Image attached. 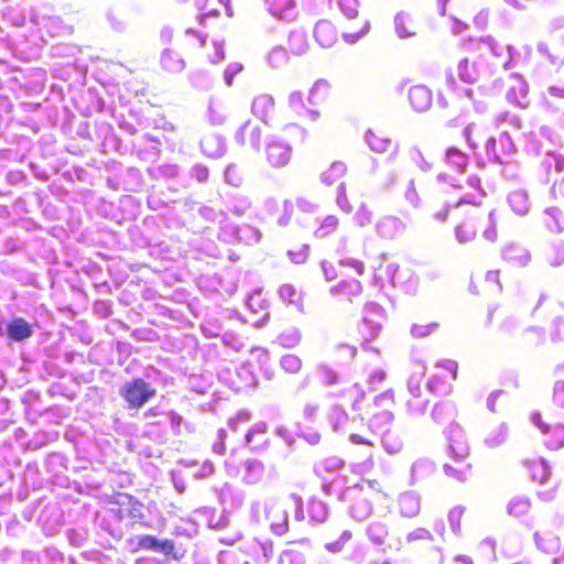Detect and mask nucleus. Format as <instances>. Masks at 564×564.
<instances>
[{
  "label": "nucleus",
  "instance_id": "obj_30",
  "mask_svg": "<svg viewBox=\"0 0 564 564\" xmlns=\"http://www.w3.org/2000/svg\"><path fill=\"white\" fill-rule=\"evenodd\" d=\"M253 116L261 121L267 122L274 111V99L271 95L262 94L257 96L251 105Z\"/></svg>",
  "mask_w": 564,
  "mask_h": 564
},
{
  "label": "nucleus",
  "instance_id": "obj_40",
  "mask_svg": "<svg viewBox=\"0 0 564 564\" xmlns=\"http://www.w3.org/2000/svg\"><path fill=\"white\" fill-rule=\"evenodd\" d=\"M364 139L370 150L377 153L387 152L391 145V140L389 138L379 135L370 129L366 131Z\"/></svg>",
  "mask_w": 564,
  "mask_h": 564
},
{
  "label": "nucleus",
  "instance_id": "obj_31",
  "mask_svg": "<svg viewBox=\"0 0 564 564\" xmlns=\"http://www.w3.org/2000/svg\"><path fill=\"white\" fill-rule=\"evenodd\" d=\"M288 44L293 55L301 56L308 51L307 32L303 29H293L289 33Z\"/></svg>",
  "mask_w": 564,
  "mask_h": 564
},
{
  "label": "nucleus",
  "instance_id": "obj_3",
  "mask_svg": "<svg viewBox=\"0 0 564 564\" xmlns=\"http://www.w3.org/2000/svg\"><path fill=\"white\" fill-rule=\"evenodd\" d=\"M494 123L501 132L498 137H490L485 144V151L489 160L503 165L508 164L511 156L516 153V145L510 133L505 127L520 130L522 122L520 118L508 111L498 113L494 118Z\"/></svg>",
  "mask_w": 564,
  "mask_h": 564
},
{
  "label": "nucleus",
  "instance_id": "obj_35",
  "mask_svg": "<svg viewBox=\"0 0 564 564\" xmlns=\"http://www.w3.org/2000/svg\"><path fill=\"white\" fill-rule=\"evenodd\" d=\"M394 31L400 39H408L416 34L413 19L409 13L401 11L395 14Z\"/></svg>",
  "mask_w": 564,
  "mask_h": 564
},
{
  "label": "nucleus",
  "instance_id": "obj_16",
  "mask_svg": "<svg viewBox=\"0 0 564 564\" xmlns=\"http://www.w3.org/2000/svg\"><path fill=\"white\" fill-rule=\"evenodd\" d=\"M409 101L412 108L417 112H424L432 105V91L424 85H415L409 89Z\"/></svg>",
  "mask_w": 564,
  "mask_h": 564
},
{
  "label": "nucleus",
  "instance_id": "obj_43",
  "mask_svg": "<svg viewBox=\"0 0 564 564\" xmlns=\"http://www.w3.org/2000/svg\"><path fill=\"white\" fill-rule=\"evenodd\" d=\"M373 511L371 502L365 498L357 499L349 508V514L357 521L367 520Z\"/></svg>",
  "mask_w": 564,
  "mask_h": 564
},
{
  "label": "nucleus",
  "instance_id": "obj_37",
  "mask_svg": "<svg viewBox=\"0 0 564 564\" xmlns=\"http://www.w3.org/2000/svg\"><path fill=\"white\" fill-rule=\"evenodd\" d=\"M508 204L512 210L520 216L528 214L530 202L525 191L517 189L509 194Z\"/></svg>",
  "mask_w": 564,
  "mask_h": 564
},
{
  "label": "nucleus",
  "instance_id": "obj_33",
  "mask_svg": "<svg viewBox=\"0 0 564 564\" xmlns=\"http://www.w3.org/2000/svg\"><path fill=\"white\" fill-rule=\"evenodd\" d=\"M534 541L538 549L544 553L553 554L561 547L558 536L550 531H536L534 533Z\"/></svg>",
  "mask_w": 564,
  "mask_h": 564
},
{
  "label": "nucleus",
  "instance_id": "obj_59",
  "mask_svg": "<svg viewBox=\"0 0 564 564\" xmlns=\"http://www.w3.org/2000/svg\"><path fill=\"white\" fill-rule=\"evenodd\" d=\"M372 218H373V214H372L371 209L369 208V206L366 203H361L358 206L352 219L357 226L366 227L369 224H371Z\"/></svg>",
  "mask_w": 564,
  "mask_h": 564
},
{
  "label": "nucleus",
  "instance_id": "obj_5",
  "mask_svg": "<svg viewBox=\"0 0 564 564\" xmlns=\"http://www.w3.org/2000/svg\"><path fill=\"white\" fill-rule=\"evenodd\" d=\"M127 409L139 410L156 394L155 388L141 378L126 382L119 390Z\"/></svg>",
  "mask_w": 564,
  "mask_h": 564
},
{
  "label": "nucleus",
  "instance_id": "obj_47",
  "mask_svg": "<svg viewBox=\"0 0 564 564\" xmlns=\"http://www.w3.org/2000/svg\"><path fill=\"white\" fill-rule=\"evenodd\" d=\"M455 237L459 243H466L473 241L476 237V226L471 219H467L456 226Z\"/></svg>",
  "mask_w": 564,
  "mask_h": 564
},
{
  "label": "nucleus",
  "instance_id": "obj_9",
  "mask_svg": "<svg viewBox=\"0 0 564 564\" xmlns=\"http://www.w3.org/2000/svg\"><path fill=\"white\" fill-rule=\"evenodd\" d=\"M267 160L273 167L285 166L292 155V148L276 137H271L265 147Z\"/></svg>",
  "mask_w": 564,
  "mask_h": 564
},
{
  "label": "nucleus",
  "instance_id": "obj_48",
  "mask_svg": "<svg viewBox=\"0 0 564 564\" xmlns=\"http://www.w3.org/2000/svg\"><path fill=\"white\" fill-rule=\"evenodd\" d=\"M446 162L455 167L458 172H463L468 164V156L457 148H449L446 151Z\"/></svg>",
  "mask_w": 564,
  "mask_h": 564
},
{
  "label": "nucleus",
  "instance_id": "obj_25",
  "mask_svg": "<svg viewBox=\"0 0 564 564\" xmlns=\"http://www.w3.org/2000/svg\"><path fill=\"white\" fill-rule=\"evenodd\" d=\"M246 134L249 135L251 147L256 151H259L261 144V128L258 124H252L250 120L246 121L235 134L236 142L241 145L245 144Z\"/></svg>",
  "mask_w": 564,
  "mask_h": 564
},
{
  "label": "nucleus",
  "instance_id": "obj_26",
  "mask_svg": "<svg viewBox=\"0 0 564 564\" xmlns=\"http://www.w3.org/2000/svg\"><path fill=\"white\" fill-rule=\"evenodd\" d=\"M390 533V528L387 522L375 520L366 527V536L369 542L375 546H381L387 541Z\"/></svg>",
  "mask_w": 564,
  "mask_h": 564
},
{
  "label": "nucleus",
  "instance_id": "obj_14",
  "mask_svg": "<svg viewBox=\"0 0 564 564\" xmlns=\"http://www.w3.org/2000/svg\"><path fill=\"white\" fill-rule=\"evenodd\" d=\"M398 510L403 518H414L421 510V496L413 490L401 494L397 500Z\"/></svg>",
  "mask_w": 564,
  "mask_h": 564
},
{
  "label": "nucleus",
  "instance_id": "obj_23",
  "mask_svg": "<svg viewBox=\"0 0 564 564\" xmlns=\"http://www.w3.org/2000/svg\"><path fill=\"white\" fill-rule=\"evenodd\" d=\"M501 254L503 260L517 267H524L531 260L530 252L525 248L517 243L507 245L502 249Z\"/></svg>",
  "mask_w": 564,
  "mask_h": 564
},
{
  "label": "nucleus",
  "instance_id": "obj_10",
  "mask_svg": "<svg viewBox=\"0 0 564 564\" xmlns=\"http://www.w3.org/2000/svg\"><path fill=\"white\" fill-rule=\"evenodd\" d=\"M405 223L397 216H383L375 225L377 235L387 240H393L404 234Z\"/></svg>",
  "mask_w": 564,
  "mask_h": 564
},
{
  "label": "nucleus",
  "instance_id": "obj_1",
  "mask_svg": "<svg viewBox=\"0 0 564 564\" xmlns=\"http://www.w3.org/2000/svg\"><path fill=\"white\" fill-rule=\"evenodd\" d=\"M291 510H293L296 521L304 520L303 500L296 494H291L284 499L269 497L263 502L252 501L250 518L257 524L264 520L269 523L271 532L281 536L289 531V512Z\"/></svg>",
  "mask_w": 564,
  "mask_h": 564
},
{
  "label": "nucleus",
  "instance_id": "obj_56",
  "mask_svg": "<svg viewBox=\"0 0 564 564\" xmlns=\"http://www.w3.org/2000/svg\"><path fill=\"white\" fill-rule=\"evenodd\" d=\"M339 220L334 215L326 216L319 227L315 230V236L317 238H325L328 235L333 234L338 227Z\"/></svg>",
  "mask_w": 564,
  "mask_h": 564
},
{
  "label": "nucleus",
  "instance_id": "obj_60",
  "mask_svg": "<svg viewBox=\"0 0 564 564\" xmlns=\"http://www.w3.org/2000/svg\"><path fill=\"white\" fill-rule=\"evenodd\" d=\"M278 564H305V556L297 550L288 549L280 554Z\"/></svg>",
  "mask_w": 564,
  "mask_h": 564
},
{
  "label": "nucleus",
  "instance_id": "obj_38",
  "mask_svg": "<svg viewBox=\"0 0 564 564\" xmlns=\"http://www.w3.org/2000/svg\"><path fill=\"white\" fill-rule=\"evenodd\" d=\"M162 67L170 73H181L185 68V62L172 50L163 51L161 55Z\"/></svg>",
  "mask_w": 564,
  "mask_h": 564
},
{
  "label": "nucleus",
  "instance_id": "obj_21",
  "mask_svg": "<svg viewBox=\"0 0 564 564\" xmlns=\"http://www.w3.org/2000/svg\"><path fill=\"white\" fill-rule=\"evenodd\" d=\"M315 41L322 47H332L337 41V32L335 26L326 20H321L314 29Z\"/></svg>",
  "mask_w": 564,
  "mask_h": 564
},
{
  "label": "nucleus",
  "instance_id": "obj_2",
  "mask_svg": "<svg viewBox=\"0 0 564 564\" xmlns=\"http://www.w3.org/2000/svg\"><path fill=\"white\" fill-rule=\"evenodd\" d=\"M562 148L561 135L553 129L542 126L539 131L527 135L525 150L533 155L544 154L541 166L546 174L554 169L556 173L564 171V155L557 152Z\"/></svg>",
  "mask_w": 564,
  "mask_h": 564
},
{
  "label": "nucleus",
  "instance_id": "obj_64",
  "mask_svg": "<svg viewBox=\"0 0 564 564\" xmlns=\"http://www.w3.org/2000/svg\"><path fill=\"white\" fill-rule=\"evenodd\" d=\"M218 564H242L241 554L234 550L220 551L217 557Z\"/></svg>",
  "mask_w": 564,
  "mask_h": 564
},
{
  "label": "nucleus",
  "instance_id": "obj_54",
  "mask_svg": "<svg viewBox=\"0 0 564 564\" xmlns=\"http://www.w3.org/2000/svg\"><path fill=\"white\" fill-rule=\"evenodd\" d=\"M280 367L290 375H296L302 369V359L294 354H285L280 358Z\"/></svg>",
  "mask_w": 564,
  "mask_h": 564
},
{
  "label": "nucleus",
  "instance_id": "obj_20",
  "mask_svg": "<svg viewBox=\"0 0 564 564\" xmlns=\"http://www.w3.org/2000/svg\"><path fill=\"white\" fill-rule=\"evenodd\" d=\"M268 424L264 422L256 423L246 434L245 442L253 451H263L268 446V438L265 437Z\"/></svg>",
  "mask_w": 564,
  "mask_h": 564
},
{
  "label": "nucleus",
  "instance_id": "obj_52",
  "mask_svg": "<svg viewBox=\"0 0 564 564\" xmlns=\"http://www.w3.org/2000/svg\"><path fill=\"white\" fill-rule=\"evenodd\" d=\"M207 118L214 126L223 124L226 120L224 106L213 98L209 99Z\"/></svg>",
  "mask_w": 564,
  "mask_h": 564
},
{
  "label": "nucleus",
  "instance_id": "obj_45",
  "mask_svg": "<svg viewBox=\"0 0 564 564\" xmlns=\"http://www.w3.org/2000/svg\"><path fill=\"white\" fill-rule=\"evenodd\" d=\"M381 444L386 452L389 454H397L403 447V442L401 437L395 432H392L390 430H386L382 432Z\"/></svg>",
  "mask_w": 564,
  "mask_h": 564
},
{
  "label": "nucleus",
  "instance_id": "obj_53",
  "mask_svg": "<svg viewBox=\"0 0 564 564\" xmlns=\"http://www.w3.org/2000/svg\"><path fill=\"white\" fill-rule=\"evenodd\" d=\"M531 508V501L527 497H514L508 503V513L514 517L527 514Z\"/></svg>",
  "mask_w": 564,
  "mask_h": 564
},
{
  "label": "nucleus",
  "instance_id": "obj_62",
  "mask_svg": "<svg viewBox=\"0 0 564 564\" xmlns=\"http://www.w3.org/2000/svg\"><path fill=\"white\" fill-rule=\"evenodd\" d=\"M443 469L447 477L454 478L462 482L466 481L470 474V465L469 464L464 465L460 468H456L449 464H445Z\"/></svg>",
  "mask_w": 564,
  "mask_h": 564
},
{
  "label": "nucleus",
  "instance_id": "obj_18",
  "mask_svg": "<svg viewBox=\"0 0 564 564\" xmlns=\"http://www.w3.org/2000/svg\"><path fill=\"white\" fill-rule=\"evenodd\" d=\"M383 318V308L375 303L369 302L364 307V325L369 327V336L376 337L380 327L381 319Z\"/></svg>",
  "mask_w": 564,
  "mask_h": 564
},
{
  "label": "nucleus",
  "instance_id": "obj_13",
  "mask_svg": "<svg viewBox=\"0 0 564 564\" xmlns=\"http://www.w3.org/2000/svg\"><path fill=\"white\" fill-rule=\"evenodd\" d=\"M268 12L279 20L292 21L296 17L295 0H262Z\"/></svg>",
  "mask_w": 564,
  "mask_h": 564
},
{
  "label": "nucleus",
  "instance_id": "obj_36",
  "mask_svg": "<svg viewBox=\"0 0 564 564\" xmlns=\"http://www.w3.org/2000/svg\"><path fill=\"white\" fill-rule=\"evenodd\" d=\"M543 223L551 232L560 234L564 229V216L560 208L547 207L543 212Z\"/></svg>",
  "mask_w": 564,
  "mask_h": 564
},
{
  "label": "nucleus",
  "instance_id": "obj_58",
  "mask_svg": "<svg viewBox=\"0 0 564 564\" xmlns=\"http://www.w3.org/2000/svg\"><path fill=\"white\" fill-rule=\"evenodd\" d=\"M486 221V227L485 229L482 230L481 235H482V238L490 241V242H495L497 240V218H496V215H495V209L490 210L485 219Z\"/></svg>",
  "mask_w": 564,
  "mask_h": 564
},
{
  "label": "nucleus",
  "instance_id": "obj_29",
  "mask_svg": "<svg viewBox=\"0 0 564 564\" xmlns=\"http://www.w3.org/2000/svg\"><path fill=\"white\" fill-rule=\"evenodd\" d=\"M200 149L206 156L217 159L225 154L226 142L225 139L219 134L206 135L200 141Z\"/></svg>",
  "mask_w": 564,
  "mask_h": 564
},
{
  "label": "nucleus",
  "instance_id": "obj_61",
  "mask_svg": "<svg viewBox=\"0 0 564 564\" xmlns=\"http://www.w3.org/2000/svg\"><path fill=\"white\" fill-rule=\"evenodd\" d=\"M431 416L436 423H443L453 416V406L449 403H437L434 405Z\"/></svg>",
  "mask_w": 564,
  "mask_h": 564
},
{
  "label": "nucleus",
  "instance_id": "obj_50",
  "mask_svg": "<svg viewBox=\"0 0 564 564\" xmlns=\"http://www.w3.org/2000/svg\"><path fill=\"white\" fill-rule=\"evenodd\" d=\"M425 376V367L422 365L417 366V369L412 372L408 380V390L411 397L417 399L421 397V382Z\"/></svg>",
  "mask_w": 564,
  "mask_h": 564
},
{
  "label": "nucleus",
  "instance_id": "obj_19",
  "mask_svg": "<svg viewBox=\"0 0 564 564\" xmlns=\"http://www.w3.org/2000/svg\"><path fill=\"white\" fill-rule=\"evenodd\" d=\"M33 333V326L22 317H14L7 324V335L13 341H23Z\"/></svg>",
  "mask_w": 564,
  "mask_h": 564
},
{
  "label": "nucleus",
  "instance_id": "obj_22",
  "mask_svg": "<svg viewBox=\"0 0 564 564\" xmlns=\"http://www.w3.org/2000/svg\"><path fill=\"white\" fill-rule=\"evenodd\" d=\"M558 78L549 84L543 91V101L546 107H552L554 99H564V61L557 68Z\"/></svg>",
  "mask_w": 564,
  "mask_h": 564
},
{
  "label": "nucleus",
  "instance_id": "obj_46",
  "mask_svg": "<svg viewBox=\"0 0 564 564\" xmlns=\"http://www.w3.org/2000/svg\"><path fill=\"white\" fill-rule=\"evenodd\" d=\"M347 167L346 164L337 161L334 162L329 169L321 174V181L325 185H332L339 178H341L346 174Z\"/></svg>",
  "mask_w": 564,
  "mask_h": 564
},
{
  "label": "nucleus",
  "instance_id": "obj_32",
  "mask_svg": "<svg viewBox=\"0 0 564 564\" xmlns=\"http://www.w3.org/2000/svg\"><path fill=\"white\" fill-rule=\"evenodd\" d=\"M329 292L333 296L343 295L349 302H352L354 297H357L361 294L362 285L358 280L355 279L344 280L330 288Z\"/></svg>",
  "mask_w": 564,
  "mask_h": 564
},
{
  "label": "nucleus",
  "instance_id": "obj_34",
  "mask_svg": "<svg viewBox=\"0 0 564 564\" xmlns=\"http://www.w3.org/2000/svg\"><path fill=\"white\" fill-rule=\"evenodd\" d=\"M521 59L520 52L513 45H507V52L492 62L494 73L501 68L503 70H510L516 68Z\"/></svg>",
  "mask_w": 564,
  "mask_h": 564
},
{
  "label": "nucleus",
  "instance_id": "obj_28",
  "mask_svg": "<svg viewBox=\"0 0 564 564\" xmlns=\"http://www.w3.org/2000/svg\"><path fill=\"white\" fill-rule=\"evenodd\" d=\"M242 481L247 485H256L264 475V464L261 460L249 458L242 463Z\"/></svg>",
  "mask_w": 564,
  "mask_h": 564
},
{
  "label": "nucleus",
  "instance_id": "obj_27",
  "mask_svg": "<svg viewBox=\"0 0 564 564\" xmlns=\"http://www.w3.org/2000/svg\"><path fill=\"white\" fill-rule=\"evenodd\" d=\"M436 467L433 460L426 457H420L411 466L410 469V485H414L421 480L426 479L434 474Z\"/></svg>",
  "mask_w": 564,
  "mask_h": 564
},
{
  "label": "nucleus",
  "instance_id": "obj_11",
  "mask_svg": "<svg viewBox=\"0 0 564 564\" xmlns=\"http://www.w3.org/2000/svg\"><path fill=\"white\" fill-rule=\"evenodd\" d=\"M512 84L507 90V100L520 108H527L529 106V86L527 82L517 73L510 75Z\"/></svg>",
  "mask_w": 564,
  "mask_h": 564
},
{
  "label": "nucleus",
  "instance_id": "obj_51",
  "mask_svg": "<svg viewBox=\"0 0 564 564\" xmlns=\"http://www.w3.org/2000/svg\"><path fill=\"white\" fill-rule=\"evenodd\" d=\"M508 437V427L506 424H500L495 427L485 438V444L495 448L502 445Z\"/></svg>",
  "mask_w": 564,
  "mask_h": 564
},
{
  "label": "nucleus",
  "instance_id": "obj_8",
  "mask_svg": "<svg viewBox=\"0 0 564 564\" xmlns=\"http://www.w3.org/2000/svg\"><path fill=\"white\" fill-rule=\"evenodd\" d=\"M448 447L455 462H463L469 455V445L465 433L457 424H449L445 430Z\"/></svg>",
  "mask_w": 564,
  "mask_h": 564
},
{
  "label": "nucleus",
  "instance_id": "obj_63",
  "mask_svg": "<svg viewBox=\"0 0 564 564\" xmlns=\"http://www.w3.org/2000/svg\"><path fill=\"white\" fill-rule=\"evenodd\" d=\"M549 262L552 267H560L564 263V240H560L551 247Z\"/></svg>",
  "mask_w": 564,
  "mask_h": 564
},
{
  "label": "nucleus",
  "instance_id": "obj_15",
  "mask_svg": "<svg viewBox=\"0 0 564 564\" xmlns=\"http://www.w3.org/2000/svg\"><path fill=\"white\" fill-rule=\"evenodd\" d=\"M174 542L172 540L160 541L153 535H140L138 536L137 546L132 549V552L139 550L154 551L170 555L174 551Z\"/></svg>",
  "mask_w": 564,
  "mask_h": 564
},
{
  "label": "nucleus",
  "instance_id": "obj_17",
  "mask_svg": "<svg viewBox=\"0 0 564 564\" xmlns=\"http://www.w3.org/2000/svg\"><path fill=\"white\" fill-rule=\"evenodd\" d=\"M118 517L120 520L130 518L133 523L140 522L143 519V506L131 496H122L118 501Z\"/></svg>",
  "mask_w": 564,
  "mask_h": 564
},
{
  "label": "nucleus",
  "instance_id": "obj_4",
  "mask_svg": "<svg viewBox=\"0 0 564 564\" xmlns=\"http://www.w3.org/2000/svg\"><path fill=\"white\" fill-rule=\"evenodd\" d=\"M344 460L339 457H328L315 465L314 470L322 480L323 491L330 496L337 495L340 501H345L347 496L355 488L347 487V477L341 475Z\"/></svg>",
  "mask_w": 564,
  "mask_h": 564
},
{
  "label": "nucleus",
  "instance_id": "obj_55",
  "mask_svg": "<svg viewBox=\"0 0 564 564\" xmlns=\"http://www.w3.org/2000/svg\"><path fill=\"white\" fill-rule=\"evenodd\" d=\"M236 235L239 240L243 241L247 245L257 243L261 239L260 230L249 225H245L238 228Z\"/></svg>",
  "mask_w": 564,
  "mask_h": 564
},
{
  "label": "nucleus",
  "instance_id": "obj_57",
  "mask_svg": "<svg viewBox=\"0 0 564 564\" xmlns=\"http://www.w3.org/2000/svg\"><path fill=\"white\" fill-rule=\"evenodd\" d=\"M278 341L284 348H294L301 341V333L296 328H291L280 334Z\"/></svg>",
  "mask_w": 564,
  "mask_h": 564
},
{
  "label": "nucleus",
  "instance_id": "obj_24",
  "mask_svg": "<svg viewBox=\"0 0 564 564\" xmlns=\"http://www.w3.org/2000/svg\"><path fill=\"white\" fill-rule=\"evenodd\" d=\"M327 421L332 430L336 433H347L349 431L348 413L339 404H334L328 409Z\"/></svg>",
  "mask_w": 564,
  "mask_h": 564
},
{
  "label": "nucleus",
  "instance_id": "obj_12",
  "mask_svg": "<svg viewBox=\"0 0 564 564\" xmlns=\"http://www.w3.org/2000/svg\"><path fill=\"white\" fill-rule=\"evenodd\" d=\"M457 74L464 83L474 84L482 77L492 75L494 70L484 68L480 59L470 64L467 58H463L457 65Z\"/></svg>",
  "mask_w": 564,
  "mask_h": 564
},
{
  "label": "nucleus",
  "instance_id": "obj_44",
  "mask_svg": "<svg viewBox=\"0 0 564 564\" xmlns=\"http://www.w3.org/2000/svg\"><path fill=\"white\" fill-rule=\"evenodd\" d=\"M316 373L322 384L329 387L340 382L339 373L324 362L316 366Z\"/></svg>",
  "mask_w": 564,
  "mask_h": 564
},
{
  "label": "nucleus",
  "instance_id": "obj_6",
  "mask_svg": "<svg viewBox=\"0 0 564 564\" xmlns=\"http://www.w3.org/2000/svg\"><path fill=\"white\" fill-rule=\"evenodd\" d=\"M393 413L384 410L382 412L376 413L371 416L368 423V431L365 433H354L349 434V441L352 444H362L369 447L367 452V456L372 457V447L375 445V436L378 433H382L386 430H389L388 426L393 421Z\"/></svg>",
  "mask_w": 564,
  "mask_h": 564
},
{
  "label": "nucleus",
  "instance_id": "obj_39",
  "mask_svg": "<svg viewBox=\"0 0 564 564\" xmlns=\"http://www.w3.org/2000/svg\"><path fill=\"white\" fill-rule=\"evenodd\" d=\"M289 59L288 51L281 45L272 47L265 56L268 66L273 69L284 67L289 63Z\"/></svg>",
  "mask_w": 564,
  "mask_h": 564
},
{
  "label": "nucleus",
  "instance_id": "obj_42",
  "mask_svg": "<svg viewBox=\"0 0 564 564\" xmlns=\"http://www.w3.org/2000/svg\"><path fill=\"white\" fill-rule=\"evenodd\" d=\"M251 200L248 196L242 194H235L229 197L227 208L238 217L243 216L251 208Z\"/></svg>",
  "mask_w": 564,
  "mask_h": 564
},
{
  "label": "nucleus",
  "instance_id": "obj_49",
  "mask_svg": "<svg viewBox=\"0 0 564 564\" xmlns=\"http://www.w3.org/2000/svg\"><path fill=\"white\" fill-rule=\"evenodd\" d=\"M531 471V478L540 484H544L550 477V467L543 459L528 463Z\"/></svg>",
  "mask_w": 564,
  "mask_h": 564
},
{
  "label": "nucleus",
  "instance_id": "obj_7",
  "mask_svg": "<svg viewBox=\"0 0 564 564\" xmlns=\"http://www.w3.org/2000/svg\"><path fill=\"white\" fill-rule=\"evenodd\" d=\"M532 423L543 435L544 445L552 451H557L564 446V425L560 423L547 424L542 421L540 413L531 415Z\"/></svg>",
  "mask_w": 564,
  "mask_h": 564
},
{
  "label": "nucleus",
  "instance_id": "obj_41",
  "mask_svg": "<svg viewBox=\"0 0 564 564\" xmlns=\"http://www.w3.org/2000/svg\"><path fill=\"white\" fill-rule=\"evenodd\" d=\"M307 512L311 520L316 523L325 522L329 516L327 505L317 498H312L310 500L307 506Z\"/></svg>",
  "mask_w": 564,
  "mask_h": 564
}]
</instances>
